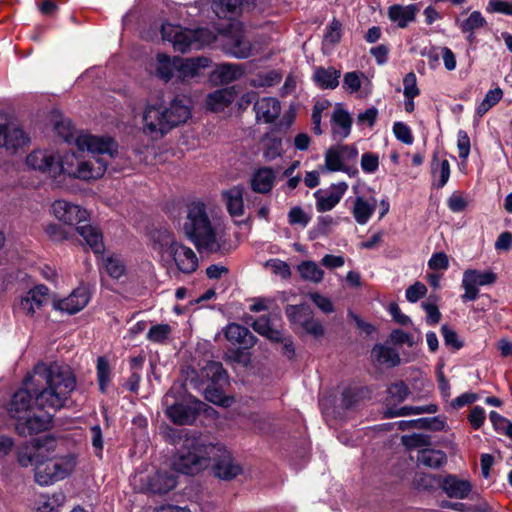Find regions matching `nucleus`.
<instances>
[{
    "mask_svg": "<svg viewBox=\"0 0 512 512\" xmlns=\"http://www.w3.org/2000/svg\"><path fill=\"white\" fill-rule=\"evenodd\" d=\"M75 385L68 366L37 365L33 374L25 379L24 387L14 393L7 408L9 415L17 420V433L29 436L48 430L53 415L44 410L56 411L63 407Z\"/></svg>",
    "mask_w": 512,
    "mask_h": 512,
    "instance_id": "nucleus-1",
    "label": "nucleus"
},
{
    "mask_svg": "<svg viewBox=\"0 0 512 512\" xmlns=\"http://www.w3.org/2000/svg\"><path fill=\"white\" fill-rule=\"evenodd\" d=\"M177 445L173 468L180 473L197 474L212 462L215 475L221 479L230 480L242 472V467L234 461L229 451L220 445L207 443L197 433L181 429Z\"/></svg>",
    "mask_w": 512,
    "mask_h": 512,
    "instance_id": "nucleus-2",
    "label": "nucleus"
},
{
    "mask_svg": "<svg viewBox=\"0 0 512 512\" xmlns=\"http://www.w3.org/2000/svg\"><path fill=\"white\" fill-rule=\"evenodd\" d=\"M76 146L79 151L91 153L92 157L84 160L75 153L65 154L62 157V171L71 178L83 181L101 178L107 169V159L115 157L118 153V145L112 138L88 133L77 136Z\"/></svg>",
    "mask_w": 512,
    "mask_h": 512,
    "instance_id": "nucleus-3",
    "label": "nucleus"
},
{
    "mask_svg": "<svg viewBox=\"0 0 512 512\" xmlns=\"http://www.w3.org/2000/svg\"><path fill=\"white\" fill-rule=\"evenodd\" d=\"M57 443L52 438L33 440L18 456L21 466H34L35 480L40 485H49L72 473L76 458L72 454H55Z\"/></svg>",
    "mask_w": 512,
    "mask_h": 512,
    "instance_id": "nucleus-4",
    "label": "nucleus"
},
{
    "mask_svg": "<svg viewBox=\"0 0 512 512\" xmlns=\"http://www.w3.org/2000/svg\"><path fill=\"white\" fill-rule=\"evenodd\" d=\"M184 232L197 250L201 253H228V248L222 242V235L207 213L206 205L201 201L191 202L187 206V217Z\"/></svg>",
    "mask_w": 512,
    "mask_h": 512,
    "instance_id": "nucleus-5",
    "label": "nucleus"
},
{
    "mask_svg": "<svg viewBox=\"0 0 512 512\" xmlns=\"http://www.w3.org/2000/svg\"><path fill=\"white\" fill-rule=\"evenodd\" d=\"M190 117V101L185 97L176 96L168 107L147 105L143 112V132L154 139H159Z\"/></svg>",
    "mask_w": 512,
    "mask_h": 512,
    "instance_id": "nucleus-6",
    "label": "nucleus"
},
{
    "mask_svg": "<svg viewBox=\"0 0 512 512\" xmlns=\"http://www.w3.org/2000/svg\"><path fill=\"white\" fill-rule=\"evenodd\" d=\"M285 314L290 323L300 326L306 333L314 337L323 336L324 328L320 321L314 319L313 311L308 304L287 305Z\"/></svg>",
    "mask_w": 512,
    "mask_h": 512,
    "instance_id": "nucleus-7",
    "label": "nucleus"
},
{
    "mask_svg": "<svg viewBox=\"0 0 512 512\" xmlns=\"http://www.w3.org/2000/svg\"><path fill=\"white\" fill-rule=\"evenodd\" d=\"M161 246H167L179 271L190 274L198 267V257L190 248L174 240L170 234L165 235Z\"/></svg>",
    "mask_w": 512,
    "mask_h": 512,
    "instance_id": "nucleus-8",
    "label": "nucleus"
},
{
    "mask_svg": "<svg viewBox=\"0 0 512 512\" xmlns=\"http://www.w3.org/2000/svg\"><path fill=\"white\" fill-rule=\"evenodd\" d=\"M48 298L49 289L45 285H37L14 304V311L18 315L35 318L38 311L48 302Z\"/></svg>",
    "mask_w": 512,
    "mask_h": 512,
    "instance_id": "nucleus-9",
    "label": "nucleus"
},
{
    "mask_svg": "<svg viewBox=\"0 0 512 512\" xmlns=\"http://www.w3.org/2000/svg\"><path fill=\"white\" fill-rule=\"evenodd\" d=\"M51 213L59 222L68 226H81L82 222L89 219V213L85 208L64 199L52 203Z\"/></svg>",
    "mask_w": 512,
    "mask_h": 512,
    "instance_id": "nucleus-10",
    "label": "nucleus"
},
{
    "mask_svg": "<svg viewBox=\"0 0 512 512\" xmlns=\"http://www.w3.org/2000/svg\"><path fill=\"white\" fill-rule=\"evenodd\" d=\"M169 393L164 397L165 404L169 402ZM205 404L199 400H193L189 403H173L167 405L165 413L167 417L175 424L190 425L192 424Z\"/></svg>",
    "mask_w": 512,
    "mask_h": 512,
    "instance_id": "nucleus-11",
    "label": "nucleus"
},
{
    "mask_svg": "<svg viewBox=\"0 0 512 512\" xmlns=\"http://www.w3.org/2000/svg\"><path fill=\"white\" fill-rule=\"evenodd\" d=\"M29 141L25 132L6 115L0 114V147L17 151Z\"/></svg>",
    "mask_w": 512,
    "mask_h": 512,
    "instance_id": "nucleus-12",
    "label": "nucleus"
},
{
    "mask_svg": "<svg viewBox=\"0 0 512 512\" xmlns=\"http://www.w3.org/2000/svg\"><path fill=\"white\" fill-rule=\"evenodd\" d=\"M226 46L229 52L237 58H248L252 53V44L245 37L241 23L233 22L225 29Z\"/></svg>",
    "mask_w": 512,
    "mask_h": 512,
    "instance_id": "nucleus-13",
    "label": "nucleus"
},
{
    "mask_svg": "<svg viewBox=\"0 0 512 512\" xmlns=\"http://www.w3.org/2000/svg\"><path fill=\"white\" fill-rule=\"evenodd\" d=\"M26 164L31 169L48 173L53 178L63 174L62 158H56L52 152L46 150L31 152L26 158Z\"/></svg>",
    "mask_w": 512,
    "mask_h": 512,
    "instance_id": "nucleus-14",
    "label": "nucleus"
},
{
    "mask_svg": "<svg viewBox=\"0 0 512 512\" xmlns=\"http://www.w3.org/2000/svg\"><path fill=\"white\" fill-rule=\"evenodd\" d=\"M496 278V274L491 271L466 270L462 280V287L465 290V293L462 295L463 301L476 300L479 294L477 286L493 284Z\"/></svg>",
    "mask_w": 512,
    "mask_h": 512,
    "instance_id": "nucleus-15",
    "label": "nucleus"
},
{
    "mask_svg": "<svg viewBox=\"0 0 512 512\" xmlns=\"http://www.w3.org/2000/svg\"><path fill=\"white\" fill-rule=\"evenodd\" d=\"M161 34L164 40L173 44L176 51L186 53L194 49L192 29H184L170 23L163 24Z\"/></svg>",
    "mask_w": 512,
    "mask_h": 512,
    "instance_id": "nucleus-16",
    "label": "nucleus"
},
{
    "mask_svg": "<svg viewBox=\"0 0 512 512\" xmlns=\"http://www.w3.org/2000/svg\"><path fill=\"white\" fill-rule=\"evenodd\" d=\"M348 185L345 182L331 185L327 190H318L314 193L316 198V209L318 212L332 210L342 199Z\"/></svg>",
    "mask_w": 512,
    "mask_h": 512,
    "instance_id": "nucleus-17",
    "label": "nucleus"
},
{
    "mask_svg": "<svg viewBox=\"0 0 512 512\" xmlns=\"http://www.w3.org/2000/svg\"><path fill=\"white\" fill-rule=\"evenodd\" d=\"M438 485L449 498H467L472 490V485L468 480L460 479L455 475L438 476Z\"/></svg>",
    "mask_w": 512,
    "mask_h": 512,
    "instance_id": "nucleus-18",
    "label": "nucleus"
},
{
    "mask_svg": "<svg viewBox=\"0 0 512 512\" xmlns=\"http://www.w3.org/2000/svg\"><path fill=\"white\" fill-rule=\"evenodd\" d=\"M331 132L336 140H343L351 133L353 119L340 104L336 105L331 115Z\"/></svg>",
    "mask_w": 512,
    "mask_h": 512,
    "instance_id": "nucleus-19",
    "label": "nucleus"
},
{
    "mask_svg": "<svg viewBox=\"0 0 512 512\" xmlns=\"http://www.w3.org/2000/svg\"><path fill=\"white\" fill-rule=\"evenodd\" d=\"M209 58L197 57L185 60L179 59L177 62V78L181 82H190L200 75V70L209 66Z\"/></svg>",
    "mask_w": 512,
    "mask_h": 512,
    "instance_id": "nucleus-20",
    "label": "nucleus"
},
{
    "mask_svg": "<svg viewBox=\"0 0 512 512\" xmlns=\"http://www.w3.org/2000/svg\"><path fill=\"white\" fill-rule=\"evenodd\" d=\"M254 111L258 121L273 123L280 115L281 104L276 98L264 97L255 102Z\"/></svg>",
    "mask_w": 512,
    "mask_h": 512,
    "instance_id": "nucleus-21",
    "label": "nucleus"
},
{
    "mask_svg": "<svg viewBox=\"0 0 512 512\" xmlns=\"http://www.w3.org/2000/svg\"><path fill=\"white\" fill-rule=\"evenodd\" d=\"M90 295L86 287L80 286L72 291V293L58 302V308L69 314H75L82 310L89 302Z\"/></svg>",
    "mask_w": 512,
    "mask_h": 512,
    "instance_id": "nucleus-22",
    "label": "nucleus"
},
{
    "mask_svg": "<svg viewBox=\"0 0 512 512\" xmlns=\"http://www.w3.org/2000/svg\"><path fill=\"white\" fill-rule=\"evenodd\" d=\"M235 98L236 90L234 87L218 89L208 94L206 98V106L212 112H221L230 106Z\"/></svg>",
    "mask_w": 512,
    "mask_h": 512,
    "instance_id": "nucleus-23",
    "label": "nucleus"
},
{
    "mask_svg": "<svg viewBox=\"0 0 512 512\" xmlns=\"http://www.w3.org/2000/svg\"><path fill=\"white\" fill-rule=\"evenodd\" d=\"M224 333L226 339L229 342L233 344H238L244 349H249L253 347L256 343V337L249 331L248 328L240 324H229L226 327Z\"/></svg>",
    "mask_w": 512,
    "mask_h": 512,
    "instance_id": "nucleus-24",
    "label": "nucleus"
},
{
    "mask_svg": "<svg viewBox=\"0 0 512 512\" xmlns=\"http://www.w3.org/2000/svg\"><path fill=\"white\" fill-rule=\"evenodd\" d=\"M275 173L270 167H262L256 170L250 179L251 189L260 194H267L273 189Z\"/></svg>",
    "mask_w": 512,
    "mask_h": 512,
    "instance_id": "nucleus-25",
    "label": "nucleus"
},
{
    "mask_svg": "<svg viewBox=\"0 0 512 512\" xmlns=\"http://www.w3.org/2000/svg\"><path fill=\"white\" fill-rule=\"evenodd\" d=\"M418 8L415 4L402 6L394 4L388 8L389 19L397 23L399 28H406L410 22L415 21Z\"/></svg>",
    "mask_w": 512,
    "mask_h": 512,
    "instance_id": "nucleus-26",
    "label": "nucleus"
},
{
    "mask_svg": "<svg viewBox=\"0 0 512 512\" xmlns=\"http://www.w3.org/2000/svg\"><path fill=\"white\" fill-rule=\"evenodd\" d=\"M244 189L241 186H234L222 193L227 210L232 217L244 215Z\"/></svg>",
    "mask_w": 512,
    "mask_h": 512,
    "instance_id": "nucleus-27",
    "label": "nucleus"
},
{
    "mask_svg": "<svg viewBox=\"0 0 512 512\" xmlns=\"http://www.w3.org/2000/svg\"><path fill=\"white\" fill-rule=\"evenodd\" d=\"M322 172H338L342 171L347 173L350 176H354L357 173L356 168H351L350 166L343 163L341 160L340 154L337 151L335 145L328 148L325 152L324 156V166L320 167Z\"/></svg>",
    "mask_w": 512,
    "mask_h": 512,
    "instance_id": "nucleus-28",
    "label": "nucleus"
},
{
    "mask_svg": "<svg viewBox=\"0 0 512 512\" xmlns=\"http://www.w3.org/2000/svg\"><path fill=\"white\" fill-rule=\"evenodd\" d=\"M179 58H171L166 54L159 53L156 56L153 66V74L164 82H168L176 71L177 62Z\"/></svg>",
    "mask_w": 512,
    "mask_h": 512,
    "instance_id": "nucleus-29",
    "label": "nucleus"
},
{
    "mask_svg": "<svg viewBox=\"0 0 512 512\" xmlns=\"http://www.w3.org/2000/svg\"><path fill=\"white\" fill-rule=\"evenodd\" d=\"M177 479L170 471H158L151 477L148 489L152 493L165 494L176 487Z\"/></svg>",
    "mask_w": 512,
    "mask_h": 512,
    "instance_id": "nucleus-30",
    "label": "nucleus"
},
{
    "mask_svg": "<svg viewBox=\"0 0 512 512\" xmlns=\"http://www.w3.org/2000/svg\"><path fill=\"white\" fill-rule=\"evenodd\" d=\"M341 71L334 67H318L314 72V82L321 89H335L339 85Z\"/></svg>",
    "mask_w": 512,
    "mask_h": 512,
    "instance_id": "nucleus-31",
    "label": "nucleus"
},
{
    "mask_svg": "<svg viewBox=\"0 0 512 512\" xmlns=\"http://www.w3.org/2000/svg\"><path fill=\"white\" fill-rule=\"evenodd\" d=\"M76 230L84 238L86 244L95 254H100L104 251L105 247L103 243V236L97 227L81 225L77 226Z\"/></svg>",
    "mask_w": 512,
    "mask_h": 512,
    "instance_id": "nucleus-32",
    "label": "nucleus"
},
{
    "mask_svg": "<svg viewBox=\"0 0 512 512\" xmlns=\"http://www.w3.org/2000/svg\"><path fill=\"white\" fill-rule=\"evenodd\" d=\"M372 358L381 365L395 367L400 364L399 354L391 347L377 344L371 352Z\"/></svg>",
    "mask_w": 512,
    "mask_h": 512,
    "instance_id": "nucleus-33",
    "label": "nucleus"
},
{
    "mask_svg": "<svg viewBox=\"0 0 512 512\" xmlns=\"http://www.w3.org/2000/svg\"><path fill=\"white\" fill-rule=\"evenodd\" d=\"M447 461L446 454L441 450L430 448L421 449L417 455V462L429 468H438Z\"/></svg>",
    "mask_w": 512,
    "mask_h": 512,
    "instance_id": "nucleus-34",
    "label": "nucleus"
},
{
    "mask_svg": "<svg viewBox=\"0 0 512 512\" xmlns=\"http://www.w3.org/2000/svg\"><path fill=\"white\" fill-rule=\"evenodd\" d=\"M200 376L202 379L210 381L211 384H224L227 382V373L222 364L216 361H209L201 369Z\"/></svg>",
    "mask_w": 512,
    "mask_h": 512,
    "instance_id": "nucleus-35",
    "label": "nucleus"
},
{
    "mask_svg": "<svg viewBox=\"0 0 512 512\" xmlns=\"http://www.w3.org/2000/svg\"><path fill=\"white\" fill-rule=\"evenodd\" d=\"M375 203V200H373V203H370L363 197L356 198L352 209V214L354 216L355 221L358 224L363 225L368 222V220L375 211Z\"/></svg>",
    "mask_w": 512,
    "mask_h": 512,
    "instance_id": "nucleus-36",
    "label": "nucleus"
},
{
    "mask_svg": "<svg viewBox=\"0 0 512 512\" xmlns=\"http://www.w3.org/2000/svg\"><path fill=\"white\" fill-rule=\"evenodd\" d=\"M253 329L262 336L267 337L271 341H281V331L272 326L271 320L266 316H261L252 323Z\"/></svg>",
    "mask_w": 512,
    "mask_h": 512,
    "instance_id": "nucleus-37",
    "label": "nucleus"
},
{
    "mask_svg": "<svg viewBox=\"0 0 512 512\" xmlns=\"http://www.w3.org/2000/svg\"><path fill=\"white\" fill-rule=\"evenodd\" d=\"M487 24L486 19L479 11L472 12L467 19L462 21L459 25L463 33H468V41L473 42L474 31L484 27Z\"/></svg>",
    "mask_w": 512,
    "mask_h": 512,
    "instance_id": "nucleus-38",
    "label": "nucleus"
},
{
    "mask_svg": "<svg viewBox=\"0 0 512 512\" xmlns=\"http://www.w3.org/2000/svg\"><path fill=\"white\" fill-rule=\"evenodd\" d=\"M217 76L222 83H230L238 80L244 74V69L240 64H221L218 66Z\"/></svg>",
    "mask_w": 512,
    "mask_h": 512,
    "instance_id": "nucleus-39",
    "label": "nucleus"
},
{
    "mask_svg": "<svg viewBox=\"0 0 512 512\" xmlns=\"http://www.w3.org/2000/svg\"><path fill=\"white\" fill-rule=\"evenodd\" d=\"M241 4V0H213L211 7L218 18H228L236 13Z\"/></svg>",
    "mask_w": 512,
    "mask_h": 512,
    "instance_id": "nucleus-40",
    "label": "nucleus"
},
{
    "mask_svg": "<svg viewBox=\"0 0 512 512\" xmlns=\"http://www.w3.org/2000/svg\"><path fill=\"white\" fill-rule=\"evenodd\" d=\"M222 384H210L205 388L204 396L205 399L213 404L220 405L223 407L230 406L232 399L224 395L221 389Z\"/></svg>",
    "mask_w": 512,
    "mask_h": 512,
    "instance_id": "nucleus-41",
    "label": "nucleus"
},
{
    "mask_svg": "<svg viewBox=\"0 0 512 512\" xmlns=\"http://www.w3.org/2000/svg\"><path fill=\"white\" fill-rule=\"evenodd\" d=\"M264 156L268 160H274L282 154V139L275 134H266L264 139Z\"/></svg>",
    "mask_w": 512,
    "mask_h": 512,
    "instance_id": "nucleus-42",
    "label": "nucleus"
},
{
    "mask_svg": "<svg viewBox=\"0 0 512 512\" xmlns=\"http://www.w3.org/2000/svg\"><path fill=\"white\" fill-rule=\"evenodd\" d=\"M298 271L303 279L315 283L322 281L324 276L323 270L313 261L302 262L298 267Z\"/></svg>",
    "mask_w": 512,
    "mask_h": 512,
    "instance_id": "nucleus-43",
    "label": "nucleus"
},
{
    "mask_svg": "<svg viewBox=\"0 0 512 512\" xmlns=\"http://www.w3.org/2000/svg\"><path fill=\"white\" fill-rule=\"evenodd\" d=\"M503 97V90L499 87L489 90L483 101L478 105L476 113L479 117L484 116L492 107H494Z\"/></svg>",
    "mask_w": 512,
    "mask_h": 512,
    "instance_id": "nucleus-44",
    "label": "nucleus"
},
{
    "mask_svg": "<svg viewBox=\"0 0 512 512\" xmlns=\"http://www.w3.org/2000/svg\"><path fill=\"white\" fill-rule=\"evenodd\" d=\"M103 265L107 274L114 279H119L126 272V265L124 261L116 255H111L105 258L103 260Z\"/></svg>",
    "mask_w": 512,
    "mask_h": 512,
    "instance_id": "nucleus-45",
    "label": "nucleus"
},
{
    "mask_svg": "<svg viewBox=\"0 0 512 512\" xmlns=\"http://www.w3.org/2000/svg\"><path fill=\"white\" fill-rule=\"evenodd\" d=\"M97 379L100 391L105 393L111 381V367L105 357H98L97 359Z\"/></svg>",
    "mask_w": 512,
    "mask_h": 512,
    "instance_id": "nucleus-46",
    "label": "nucleus"
},
{
    "mask_svg": "<svg viewBox=\"0 0 512 512\" xmlns=\"http://www.w3.org/2000/svg\"><path fill=\"white\" fill-rule=\"evenodd\" d=\"M331 106V103L328 100L317 101L312 109L311 115V124L312 131L316 135H321L323 133L321 129V118L323 111L327 110Z\"/></svg>",
    "mask_w": 512,
    "mask_h": 512,
    "instance_id": "nucleus-47",
    "label": "nucleus"
},
{
    "mask_svg": "<svg viewBox=\"0 0 512 512\" xmlns=\"http://www.w3.org/2000/svg\"><path fill=\"white\" fill-rule=\"evenodd\" d=\"M194 49L198 50L206 45H210L216 40L215 33L208 28H198L192 30Z\"/></svg>",
    "mask_w": 512,
    "mask_h": 512,
    "instance_id": "nucleus-48",
    "label": "nucleus"
},
{
    "mask_svg": "<svg viewBox=\"0 0 512 512\" xmlns=\"http://www.w3.org/2000/svg\"><path fill=\"white\" fill-rule=\"evenodd\" d=\"M172 332V328L168 324H158L152 326L148 333L147 338L151 342L163 343L165 342Z\"/></svg>",
    "mask_w": 512,
    "mask_h": 512,
    "instance_id": "nucleus-49",
    "label": "nucleus"
},
{
    "mask_svg": "<svg viewBox=\"0 0 512 512\" xmlns=\"http://www.w3.org/2000/svg\"><path fill=\"white\" fill-rule=\"evenodd\" d=\"M403 94L405 98H416L420 94V89L417 86V78L414 72H409L403 79Z\"/></svg>",
    "mask_w": 512,
    "mask_h": 512,
    "instance_id": "nucleus-50",
    "label": "nucleus"
},
{
    "mask_svg": "<svg viewBox=\"0 0 512 512\" xmlns=\"http://www.w3.org/2000/svg\"><path fill=\"white\" fill-rule=\"evenodd\" d=\"M281 78V74L273 70L265 74H259L257 79L253 80V85L257 87H271L278 84Z\"/></svg>",
    "mask_w": 512,
    "mask_h": 512,
    "instance_id": "nucleus-51",
    "label": "nucleus"
},
{
    "mask_svg": "<svg viewBox=\"0 0 512 512\" xmlns=\"http://www.w3.org/2000/svg\"><path fill=\"white\" fill-rule=\"evenodd\" d=\"M335 147L339 152L341 160L344 164L349 166V164H354L356 162L358 157V150L354 145L338 144L335 145Z\"/></svg>",
    "mask_w": 512,
    "mask_h": 512,
    "instance_id": "nucleus-52",
    "label": "nucleus"
},
{
    "mask_svg": "<svg viewBox=\"0 0 512 512\" xmlns=\"http://www.w3.org/2000/svg\"><path fill=\"white\" fill-rule=\"evenodd\" d=\"M342 36V24L339 20L333 19L330 25L327 27L325 33V40L331 44H336L341 40Z\"/></svg>",
    "mask_w": 512,
    "mask_h": 512,
    "instance_id": "nucleus-53",
    "label": "nucleus"
},
{
    "mask_svg": "<svg viewBox=\"0 0 512 512\" xmlns=\"http://www.w3.org/2000/svg\"><path fill=\"white\" fill-rule=\"evenodd\" d=\"M402 443L408 449L420 448L430 444L429 437L422 434L403 436Z\"/></svg>",
    "mask_w": 512,
    "mask_h": 512,
    "instance_id": "nucleus-54",
    "label": "nucleus"
},
{
    "mask_svg": "<svg viewBox=\"0 0 512 512\" xmlns=\"http://www.w3.org/2000/svg\"><path fill=\"white\" fill-rule=\"evenodd\" d=\"M379 167V157L372 152H366L361 157V168L366 173H374Z\"/></svg>",
    "mask_w": 512,
    "mask_h": 512,
    "instance_id": "nucleus-55",
    "label": "nucleus"
},
{
    "mask_svg": "<svg viewBox=\"0 0 512 512\" xmlns=\"http://www.w3.org/2000/svg\"><path fill=\"white\" fill-rule=\"evenodd\" d=\"M441 332L446 346H450L456 350H459L463 347V343L458 339L456 331L449 328L447 325H443Z\"/></svg>",
    "mask_w": 512,
    "mask_h": 512,
    "instance_id": "nucleus-56",
    "label": "nucleus"
},
{
    "mask_svg": "<svg viewBox=\"0 0 512 512\" xmlns=\"http://www.w3.org/2000/svg\"><path fill=\"white\" fill-rule=\"evenodd\" d=\"M46 235L54 242L68 239V233L58 224L50 223L44 229Z\"/></svg>",
    "mask_w": 512,
    "mask_h": 512,
    "instance_id": "nucleus-57",
    "label": "nucleus"
},
{
    "mask_svg": "<svg viewBox=\"0 0 512 512\" xmlns=\"http://www.w3.org/2000/svg\"><path fill=\"white\" fill-rule=\"evenodd\" d=\"M343 88L349 93L358 92L361 88L359 74L355 71L346 73L344 75Z\"/></svg>",
    "mask_w": 512,
    "mask_h": 512,
    "instance_id": "nucleus-58",
    "label": "nucleus"
},
{
    "mask_svg": "<svg viewBox=\"0 0 512 512\" xmlns=\"http://www.w3.org/2000/svg\"><path fill=\"white\" fill-rule=\"evenodd\" d=\"M393 132L398 140L405 144H412L413 135L411 133V129L406 124L402 122H396L393 125Z\"/></svg>",
    "mask_w": 512,
    "mask_h": 512,
    "instance_id": "nucleus-59",
    "label": "nucleus"
},
{
    "mask_svg": "<svg viewBox=\"0 0 512 512\" xmlns=\"http://www.w3.org/2000/svg\"><path fill=\"white\" fill-rule=\"evenodd\" d=\"M310 218L300 207H293L288 213V222L291 225L299 224L305 227Z\"/></svg>",
    "mask_w": 512,
    "mask_h": 512,
    "instance_id": "nucleus-60",
    "label": "nucleus"
},
{
    "mask_svg": "<svg viewBox=\"0 0 512 512\" xmlns=\"http://www.w3.org/2000/svg\"><path fill=\"white\" fill-rule=\"evenodd\" d=\"M427 293L426 286L421 282H416L406 290V298L409 302H417Z\"/></svg>",
    "mask_w": 512,
    "mask_h": 512,
    "instance_id": "nucleus-61",
    "label": "nucleus"
},
{
    "mask_svg": "<svg viewBox=\"0 0 512 512\" xmlns=\"http://www.w3.org/2000/svg\"><path fill=\"white\" fill-rule=\"evenodd\" d=\"M388 391L392 398L398 402L405 400L410 393L408 386L403 381L393 383Z\"/></svg>",
    "mask_w": 512,
    "mask_h": 512,
    "instance_id": "nucleus-62",
    "label": "nucleus"
},
{
    "mask_svg": "<svg viewBox=\"0 0 512 512\" xmlns=\"http://www.w3.org/2000/svg\"><path fill=\"white\" fill-rule=\"evenodd\" d=\"M432 270H446L449 266L448 256L444 252H438L432 255L428 262Z\"/></svg>",
    "mask_w": 512,
    "mask_h": 512,
    "instance_id": "nucleus-63",
    "label": "nucleus"
},
{
    "mask_svg": "<svg viewBox=\"0 0 512 512\" xmlns=\"http://www.w3.org/2000/svg\"><path fill=\"white\" fill-rule=\"evenodd\" d=\"M487 10L489 12H497L505 15H512V3L502 0H490Z\"/></svg>",
    "mask_w": 512,
    "mask_h": 512,
    "instance_id": "nucleus-64",
    "label": "nucleus"
}]
</instances>
